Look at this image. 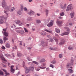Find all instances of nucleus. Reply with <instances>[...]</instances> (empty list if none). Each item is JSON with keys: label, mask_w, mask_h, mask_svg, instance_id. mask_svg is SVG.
<instances>
[{"label": "nucleus", "mask_w": 76, "mask_h": 76, "mask_svg": "<svg viewBox=\"0 0 76 76\" xmlns=\"http://www.w3.org/2000/svg\"><path fill=\"white\" fill-rule=\"evenodd\" d=\"M0 24H3V22H4V20H5V21L6 20L7 18H5L4 17L2 16H0Z\"/></svg>", "instance_id": "obj_2"}, {"label": "nucleus", "mask_w": 76, "mask_h": 76, "mask_svg": "<svg viewBox=\"0 0 76 76\" xmlns=\"http://www.w3.org/2000/svg\"><path fill=\"white\" fill-rule=\"evenodd\" d=\"M28 22H31L32 20V19L31 17H28L27 19Z\"/></svg>", "instance_id": "obj_14"}, {"label": "nucleus", "mask_w": 76, "mask_h": 76, "mask_svg": "<svg viewBox=\"0 0 76 76\" xmlns=\"http://www.w3.org/2000/svg\"><path fill=\"white\" fill-rule=\"evenodd\" d=\"M20 33H21V34H23L24 33V31H21V32H20Z\"/></svg>", "instance_id": "obj_57"}, {"label": "nucleus", "mask_w": 76, "mask_h": 76, "mask_svg": "<svg viewBox=\"0 0 76 76\" xmlns=\"http://www.w3.org/2000/svg\"><path fill=\"white\" fill-rule=\"evenodd\" d=\"M69 34V32H66L62 34H61L60 35H61V36H63V35H68Z\"/></svg>", "instance_id": "obj_16"}, {"label": "nucleus", "mask_w": 76, "mask_h": 76, "mask_svg": "<svg viewBox=\"0 0 76 76\" xmlns=\"http://www.w3.org/2000/svg\"><path fill=\"white\" fill-rule=\"evenodd\" d=\"M15 23L16 24H19V26H22V25H23V23L19 20L15 21Z\"/></svg>", "instance_id": "obj_3"}, {"label": "nucleus", "mask_w": 76, "mask_h": 76, "mask_svg": "<svg viewBox=\"0 0 76 76\" xmlns=\"http://www.w3.org/2000/svg\"><path fill=\"white\" fill-rule=\"evenodd\" d=\"M7 39H8V38H7L6 37H4V42H6V41L7 40Z\"/></svg>", "instance_id": "obj_27"}, {"label": "nucleus", "mask_w": 76, "mask_h": 76, "mask_svg": "<svg viewBox=\"0 0 76 76\" xmlns=\"http://www.w3.org/2000/svg\"><path fill=\"white\" fill-rule=\"evenodd\" d=\"M3 71H4V72H5V73H6V72H7L6 70V69H3Z\"/></svg>", "instance_id": "obj_63"}, {"label": "nucleus", "mask_w": 76, "mask_h": 76, "mask_svg": "<svg viewBox=\"0 0 76 76\" xmlns=\"http://www.w3.org/2000/svg\"><path fill=\"white\" fill-rule=\"evenodd\" d=\"M44 22H49V21L45 19H44Z\"/></svg>", "instance_id": "obj_56"}, {"label": "nucleus", "mask_w": 76, "mask_h": 76, "mask_svg": "<svg viewBox=\"0 0 76 76\" xmlns=\"http://www.w3.org/2000/svg\"><path fill=\"white\" fill-rule=\"evenodd\" d=\"M50 67H52V68H54V65L52 64H51L50 65Z\"/></svg>", "instance_id": "obj_44"}, {"label": "nucleus", "mask_w": 76, "mask_h": 76, "mask_svg": "<svg viewBox=\"0 0 76 76\" xmlns=\"http://www.w3.org/2000/svg\"><path fill=\"white\" fill-rule=\"evenodd\" d=\"M71 64H72V65H73V60H71Z\"/></svg>", "instance_id": "obj_52"}, {"label": "nucleus", "mask_w": 76, "mask_h": 76, "mask_svg": "<svg viewBox=\"0 0 76 76\" xmlns=\"http://www.w3.org/2000/svg\"><path fill=\"white\" fill-rule=\"evenodd\" d=\"M1 49H3V50H5L6 48H5L4 46H3L2 47Z\"/></svg>", "instance_id": "obj_45"}, {"label": "nucleus", "mask_w": 76, "mask_h": 76, "mask_svg": "<svg viewBox=\"0 0 76 76\" xmlns=\"http://www.w3.org/2000/svg\"><path fill=\"white\" fill-rule=\"evenodd\" d=\"M45 61V60L44 59H42L41 60V62H42V63H43Z\"/></svg>", "instance_id": "obj_37"}, {"label": "nucleus", "mask_w": 76, "mask_h": 76, "mask_svg": "<svg viewBox=\"0 0 76 76\" xmlns=\"http://www.w3.org/2000/svg\"><path fill=\"white\" fill-rule=\"evenodd\" d=\"M68 49L69 50H73V48L69 46L68 48Z\"/></svg>", "instance_id": "obj_33"}, {"label": "nucleus", "mask_w": 76, "mask_h": 76, "mask_svg": "<svg viewBox=\"0 0 76 76\" xmlns=\"http://www.w3.org/2000/svg\"><path fill=\"white\" fill-rule=\"evenodd\" d=\"M55 36L56 37H58V34L56 33L55 34Z\"/></svg>", "instance_id": "obj_54"}, {"label": "nucleus", "mask_w": 76, "mask_h": 76, "mask_svg": "<svg viewBox=\"0 0 76 76\" xmlns=\"http://www.w3.org/2000/svg\"><path fill=\"white\" fill-rule=\"evenodd\" d=\"M32 63H34V64H37V65H38V66H39V63L37 62L36 61H33L32 62Z\"/></svg>", "instance_id": "obj_18"}, {"label": "nucleus", "mask_w": 76, "mask_h": 76, "mask_svg": "<svg viewBox=\"0 0 76 76\" xmlns=\"http://www.w3.org/2000/svg\"><path fill=\"white\" fill-rule=\"evenodd\" d=\"M41 34L42 35L44 36V35H46V32H45V31L42 32L41 33Z\"/></svg>", "instance_id": "obj_20"}, {"label": "nucleus", "mask_w": 76, "mask_h": 76, "mask_svg": "<svg viewBox=\"0 0 76 76\" xmlns=\"http://www.w3.org/2000/svg\"><path fill=\"white\" fill-rule=\"evenodd\" d=\"M73 9V7H72V5H69L68 6L67 8L66 9V11L68 12L69 10H71V9Z\"/></svg>", "instance_id": "obj_5"}, {"label": "nucleus", "mask_w": 76, "mask_h": 76, "mask_svg": "<svg viewBox=\"0 0 76 76\" xmlns=\"http://www.w3.org/2000/svg\"><path fill=\"white\" fill-rule=\"evenodd\" d=\"M41 20H36V23H41Z\"/></svg>", "instance_id": "obj_28"}, {"label": "nucleus", "mask_w": 76, "mask_h": 76, "mask_svg": "<svg viewBox=\"0 0 76 76\" xmlns=\"http://www.w3.org/2000/svg\"><path fill=\"white\" fill-rule=\"evenodd\" d=\"M60 7L62 9H64L66 7V4H64V6H63L62 5H60Z\"/></svg>", "instance_id": "obj_11"}, {"label": "nucleus", "mask_w": 76, "mask_h": 76, "mask_svg": "<svg viewBox=\"0 0 76 76\" xmlns=\"http://www.w3.org/2000/svg\"><path fill=\"white\" fill-rule=\"evenodd\" d=\"M34 64H31V67H34Z\"/></svg>", "instance_id": "obj_59"}, {"label": "nucleus", "mask_w": 76, "mask_h": 76, "mask_svg": "<svg viewBox=\"0 0 76 76\" xmlns=\"http://www.w3.org/2000/svg\"><path fill=\"white\" fill-rule=\"evenodd\" d=\"M38 67H39V68H40L41 69H45V68H46V67H41L40 66H38Z\"/></svg>", "instance_id": "obj_42"}, {"label": "nucleus", "mask_w": 76, "mask_h": 76, "mask_svg": "<svg viewBox=\"0 0 76 76\" xmlns=\"http://www.w3.org/2000/svg\"><path fill=\"white\" fill-rule=\"evenodd\" d=\"M24 29L25 32L28 33V31L26 29V28H24Z\"/></svg>", "instance_id": "obj_34"}, {"label": "nucleus", "mask_w": 76, "mask_h": 76, "mask_svg": "<svg viewBox=\"0 0 76 76\" xmlns=\"http://www.w3.org/2000/svg\"><path fill=\"white\" fill-rule=\"evenodd\" d=\"M35 70H36V71H39V70H40V69L39 68H36L35 69Z\"/></svg>", "instance_id": "obj_55"}, {"label": "nucleus", "mask_w": 76, "mask_h": 76, "mask_svg": "<svg viewBox=\"0 0 76 76\" xmlns=\"http://www.w3.org/2000/svg\"><path fill=\"white\" fill-rule=\"evenodd\" d=\"M69 26H72V23H69Z\"/></svg>", "instance_id": "obj_53"}, {"label": "nucleus", "mask_w": 76, "mask_h": 76, "mask_svg": "<svg viewBox=\"0 0 76 76\" xmlns=\"http://www.w3.org/2000/svg\"><path fill=\"white\" fill-rule=\"evenodd\" d=\"M54 20H51L50 21V23L48 24L47 26H48V27H51V26H52L53 25V24H54Z\"/></svg>", "instance_id": "obj_4"}, {"label": "nucleus", "mask_w": 76, "mask_h": 76, "mask_svg": "<svg viewBox=\"0 0 76 76\" xmlns=\"http://www.w3.org/2000/svg\"><path fill=\"white\" fill-rule=\"evenodd\" d=\"M17 32H18V33H20V32H22V30H17Z\"/></svg>", "instance_id": "obj_39"}, {"label": "nucleus", "mask_w": 76, "mask_h": 76, "mask_svg": "<svg viewBox=\"0 0 76 76\" xmlns=\"http://www.w3.org/2000/svg\"><path fill=\"white\" fill-rule=\"evenodd\" d=\"M44 31H46V32H49V33H52V31H49L47 29H45L44 30Z\"/></svg>", "instance_id": "obj_25"}, {"label": "nucleus", "mask_w": 76, "mask_h": 76, "mask_svg": "<svg viewBox=\"0 0 76 76\" xmlns=\"http://www.w3.org/2000/svg\"><path fill=\"white\" fill-rule=\"evenodd\" d=\"M42 45L43 47H47V43L44 42V41H42Z\"/></svg>", "instance_id": "obj_7"}, {"label": "nucleus", "mask_w": 76, "mask_h": 76, "mask_svg": "<svg viewBox=\"0 0 76 76\" xmlns=\"http://www.w3.org/2000/svg\"><path fill=\"white\" fill-rule=\"evenodd\" d=\"M0 75H4L3 72L1 70H0Z\"/></svg>", "instance_id": "obj_38"}, {"label": "nucleus", "mask_w": 76, "mask_h": 76, "mask_svg": "<svg viewBox=\"0 0 76 76\" xmlns=\"http://www.w3.org/2000/svg\"><path fill=\"white\" fill-rule=\"evenodd\" d=\"M27 48L28 50H31V48L29 47H27Z\"/></svg>", "instance_id": "obj_62"}, {"label": "nucleus", "mask_w": 76, "mask_h": 76, "mask_svg": "<svg viewBox=\"0 0 76 76\" xmlns=\"http://www.w3.org/2000/svg\"><path fill=\"white\" fill-rule=\"evenodd\" d=\"M3 30L4 32L3 31H2V33L4 35L5 37H7V36H8V33L6 32V29H3Z\"/></svg>", "instance_id": "obj_6"}, {"label": "nucleus", "mask_w": 76, "mask_h": 76, "mask_svg": "<svg viewBox=\"0 0 76 76\" xmlns=\"http://www.w3.org/2000/svg\"><path fill=\"white\" fill-rule=\"evenodd\" d=\"M51 63L52 64H56V61H52L51 62Z\"/></svg>", "instance_id": "obj_32"}, {"label": "nucleus", "mask_w": 76, "mask_h": 76, "mask_svg": "<svg viewBox=\"0 0 76 76\" xmlns=\"http://www.w3.org/2000/svg\"><path fill=\"white\" fill-rule=\"evenodd\" d=\"M19 74H20V72H18V73L16 75L18 76V75H19Z\"/></svg>", "instance_id": "obj_61"}, {"label": "nucleus", "mask_w": 76, "mask_h": 76, "mask_svg": "<svg viewBox=\"0 0 76 76\" xmlns=\"http://www.w3.org/2000/svg\"><path fill=\"white\" fill-rule=\"evenodd\" d=\"M24 10L25 12L28 11V10H27V8H26V7H25L24 8Z\"/></svg>", "instance_id": "obj_43"}, {"label": "nucleus", "mask_w": 76, "mask_h": 76, "mask_svg": "<svg viewBox=\"0 0 76 76\" xmlns=\"http://www.w3.org/2000/svg\"><path fill=\"white\" fill-rule=\"evenodd\" d=\"M14 67V66H11V72L12 73H14L15 72V69L13 68V67Z\"/></svg>", "instance_id": "obj_12"}, {"label": "nucleus", "mask_w": 76, "mask_h": 76, "mask_svg": "<svg viewBox=\"0 0 76 76\" xmlns=\"http://www.w3.org/2000/svg\"><path fill=\"white\" fill-rule=\"evenodd\" d=\"M5 74L6 75H10V74H9L7 72H5Z\"/></svg>", "instance_id": "obj_49"}, {"label": "nucleus", "mask_w": 76, "mask_h": 76, "mask_svg": "<svg viewBox=\"0 0 76 76\" xmlns=\"http://www.w3.org/2000/svg\"><path fill=\"white\" fill-rule=\"evenodd\" d=\"M2 66H3V67H6V66L3 64H2Z\"/></svg>", "instance_id": "obj_58"}, {"label": "nucleus", "mask_w": 76, "mask_h": 76, "mask_svg": "<svg viewBox=\"0 0 76 76\" xmlns=\"http://www.w3.org/2000/svg\"><path fill=\"white\" fill-rule=\"evenodd\" d=\"M17 13L18 15H21L22 14V12L20 11V10H19L18 11H17Z\"/></svg>", "instance_id": "obj_29"}, {"label": "nucleus", "mask_w": 76, "mask_h": 76, "mask_svg": "<svg viewBox=\"0 0 76 76\" xmlns=\"http://www.w3.org/2000/svg\"><path fill=\"white\" fill-rule=\"evenodd\" d=\"M2 60H3L4 61H6V60H5V58H4V57H2Z\"/></svg>", "instance_id": "obj_50"}, {"label": "nucleus", "mask_w": 76, "mask_h": 76, "mask_svg": "<svg viewBox=\"0 0 76 76\" xmlns=\"http://www.w3.org/2000/svg\"><path fill=\"white\" fill-rule=\"evenodd\" d=\"M19 74H20V72H18V73L16 75L18 76V75H19Z\"/></svg>", "instance_id": "obj_60"}, {"label": "nucleus", "mask_w": 76, "mask_h": 76, "mask_svg": "<svg viewBox=\"0 0 76 76\" xmlns=\"http://www.w3.org/2000/svg\"><path fill=\"white\" fill-rule=\"evenodd\" d=\"M49 12V10H46L45 11V12H46V15H47V16H48V12Z\"/></svg>", "instance_id": "obj_31"}, {"label": "nucleus", "mask_w": 76, "mask_h": 76, "mask_svg": "<svg viewBox=\"0 0 76 76\" xmlns=\"http://www.w3.org/2000/svg\"><path fill=\"white\" fill-rule=\"evenodd\" d=\"M68 72H69V73H73V70H72L71 69H68Z\"/></svg>", "instance_id": "obj_17"}, {"label": "nucleus", "mask_w": 76, "mask_h": 76, "mask_svg": "<svg viewBox=\"0 0 76 76\" xmlns=\"http://www.w3.org/2000/svg\"><path fill=\"white\" fill-rule=\"evenodd\" d=\"M0 42L1 44H2V43L3 42V41L1 39H0Z\"/></svg>", "instance_id": "obj_41"}, {"label": "nucleus", "mask_w": 76, "mask_h": 76, "mask_svg": "<svg viewBox=\"0 0 76 76\" xmlns=\"http://www.w3.org/2000/svg\"><path fill=\"white\" fill-rule=\"evenodd\" d=\"M34 12L32 10L30 11L28 13V14L29 15H34Z\"/></svg>", "instance_id": "obj_10"}, {"label": "nucleus", "mask_w": 76, "mask_h": 76, "mask_svg": "<svg viewBox=\"0 0 76 76\" xmlns=\"http://www.w3.org/2000/svg\"><path fill=\"white\" fill-rule=\"evenodd\" d=\"M47 37H48V38H50L51 37V36L50 35H47Z\"/></svg>", "instance_id": "obj_64"}, {"label": "nucleus", "mask_w": 76, "mask_h": 76, "mask_svg": "<svg viewBox=\"0 0 76 76\" xmlns=\"http://www.w3.org/2000/svg\"><path fill=\"white\" fill-rule=\"evenodd\" d=\"M55 30H56V32L57 33H59V32H60V30H59V29L57 28H55Z\"/></svg>", "instance_id": "obj_22"}, {"label": "nucleus", "mask_w": 76, "mask_h": 76, "mask_svg": "<svg viewBox=\"0 0 76 76\" xmlns=\"http://www.w3.org/2000/svg\"><path fill=\"white\" fill-rule=\"evenodd\" d=\"M17 56L18 57H20L22 56V54L20 52H17Z\"/></svg>", "instance_id": "obj_21"}, {"label": "nucleus", "mask_w": 76, "mask_h": 76, "mask_svg": "<svg viewBox=\"0 0 76 76\" xmlns=\"http://www.w3.org/2000/svg\"><path fill=\"white\" fill-rule=\"evenodd\" d=\"M71 17L72 18H73L74 17V15H75V13L73 12H72L70 13Z\"/></svg>", "instance_id": "obj_19"}, {"label": "nucleus", "mask_w": 76, "mask_h": 76, "mask_svg": "<svg viewBox=\"0 0 76 76\" xmlns=\"http://www.w3.org/2000/svg\"><path fill=\"white\" fill-rule=\"evenodd\" d=\"M65 40H62L61 41V42L59 43V45H63L64 43H65Z\"/></svg>", "instance_id": "obj_9"}, {"label": "nucleus", "mask_w": 76, "mask_h": 76, "mask_svg": "<svg viewBox=\"0 0 76 76\" xmlns=\"http://www.w3.org/2000/svg\"><path fill=\"white\" fill-rule=\"evenodd\" d=\"M6 46L7 48H9L10 47V45L9 44H6Z\"/></svg>", "instance_id": "obj_35"}, {"label": "nucleus", "mask_w": 76, "mask_h": 76, "mask_svg": "<svg viewBox=\"0 0 76 76\" xmlns=\"http://www.w3.org/2000/svg\"><path fill=\"white\" fill-rule=\"evenodd\" d=\"M62 56H63V54H60L59 55V58H61Z\"/></svg>", "instance_id": "obj_40"}, {"label": "nucleus", "mask_w": 76, "mask_h": 76, "mask_svg": "<svg viewBox=\"0 0 76 76\" xmlns=\"http://www.w3.org/2000/svg\"><path fill=\"white\" fill-rule=\"evenodd\" d=\"M4 56H6V57H10V58H11V57H12L11 56H10V54H5Z\"/></svg>", "instance_id": "obj_26"}, {"label": "nucleus", "mask_w": 76, "mask_h": 76, "mask_svg": "<svg viewBox=\"0 0 76 76\" xmlns=\"http://www.w3.org/2000/svg\"><path fill=\"white\" fill-rule=\"evenodd\" d=\"M53 42L54 41V40H53V39H51L50 40H49L48 42Z\"/></svg>", "instance_id": "obj_46"}, {"label": "nucleus", "mask_w": 76, "mask_h": 76, "mask_svg": "<svg viewBox=\"0 0 76 76\" xmlns=\"http://www.w3.org/2000/svg\"><path fill=\"white\" fill-rule=\"evenodd\" d=\"M2 7L4 8V13L6 14L7 16L8 15V13H7L8 12L10 11V12H13L15 10V9L14 8V7H12L11 5L7 6L6 1L4 0H3L2 1Z\"/></svg>", "instance_id": "obj_1"}, {"label": "nucleus", "mask_w": 76, "mask_h": 76, "mask_svg": "<svg viewBox=\"0 0 76 76\" xmlns=\"http://www.w3.org/2000/svg\"><path fill=\"white\" fill-rule=\"evenodd\" d=\"M46 70L47 71V72H48V71H49V70H50V68L48 67V68H47L46 69Z\"/></svg>", "instance_id": "obj_51"}, {"label": "nucleus", "mask_w": 76, "mask_h": 76, "mask_svg": "<svg viewBox=\"0 0 76 76\" xmlns=\"http://www.w3.org/2000/svg\"><path fill=\"white\" fill-rule=\"evenodd\" d=\"M62 23H63V21L57 20L56 23L58 25H61Z\"/></svg>", "instance_id": "obj_8"}, {"label": "nucleus", "mask_w": 76, "mask_h": 76, "mask_svg": "<svg viewBox=\"0 0 76 76\" xmlns=\"http://www.w3.org/2000/svg\"><path fill=\"white\" fill-rule=\"evenodd\" d=\"M49 49H50V50H54V48H50Z\"/></svg>", "instance_id": "obj_47"}, {"label": "nucleus", "mask_w": 76, "mask_h": 76, "mask_svg": "<svg viewBox=\"0 0 76 76\" xmlns=\"http://www.w3.org/2000/svg\"><path fill=\"white\" fill-rule=\"evenodd\" d=\"M60 15L61 16H64V12H61L60 13Z\"/></svg>", "instance_id": "obj_24"}, {"label": "nucleus", "mask_w": 76, "mask_h": 76, "mask_svg": "<svg viewBox=\"0 0 76 76\" xmlns=\"http://www.w3.org/2000/svg\"><path fill=\"white\" fill-rule=\"evenodd\" d=\"M28 61H32V59H30L29 58V57H27V58Z\"/></svg>", "instance_id": "obj_36"}, {"label": "nucleus", "mask_w": 76, "mask_h": 76, "mask_svg": "<svg viewBox=\"0 0 76 76\" xmlns=\"http://www.w3.org/2000/svg\"><path fill=\"white\" fill-rule=\"evenodd\" d=\"M25 71L26 73H27L29 72H30V69H28L27 67L26 68V69H25Z\"/></svg>", "instance_id": "obj_13"}, {"label": "nucleus", "mask_w": 76, "mask_h": 76, "mask_svg": "<svg viewBox=\"0 0 76 76\" xmlns=\"http://www.w3.org/2000/svg\"><path fill=\"white\" fill-rule=\"evenodd\" d=\"M53 39L55 40V41H56V44H58V39H55L54 37H53Z\"/></svg>", "instance_id": "obj_23"}, {"label": "nucleus", "mask_w": 76, "mask_h": 76, "mask_svg": "<svg viewBox=\"0 0 76 76\" xmlns=\"http://www.w3.org/2000/svg\"><path fill=\"white\" fill-rule=\"evenodd\" d=\"M70 66H71V64L70 63H68L66 65V68L67 69H69L70 67Z\"/></svg>", "instance_id": "obj_15"}, {"label": "nucleus", "mask_w": 76, "mask_h": 76, "mask_svg": "<svg viewBox=\"0 0 76 76\" xmlns=\"http://www.w3.org/2000/svg\"><path fill=\"white\" fill-rule=\"evenodd\" d=\"M23 5L21 6V10H23Z\"/></svg>", "instance_id": "obj_48"}, {"label": "nucleus", "mask_w": 76, "mask_h": 76, "mask_svg": "<svg viewBox=\"0 0 76 76\" xmlns=\"http://www.w3.org/2000/svg\"><path fill=\"white\" fill-rule=\"evenodd\" d=\"M29 69H30V70H31V71H33L34 69V68L33 66H30L29 67Z\"/></svg>", "instance_id": "obj_30"}]
</instances>
